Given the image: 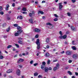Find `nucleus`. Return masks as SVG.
Masks as SVG:
<instances>
[{
	"label": "nucleus",
	"instance_id": "1",
	"mask_svg": "<svg viewBox=\"0 0 78 78\" xmlns=\"http://www.w3.org/2000/svg\"><path fill=\"white\" fill-rule=\"evenodd\" d=\"M39 41H40V40L39 39H37L36 42V44L37 45V48L38 50L40 48V42Z\"/></svg>",
	"mask_w": 78,
	"mask_h": 78
},
{
	"label": "nucleus",
	"instance_id": "2",
	"mask_svg": "<svg viewBox=\"0 0 78 78\" xmlns=\"http://www.w3.org/2000/svg\"><path fill=\"white\" fill-rule=\"evenodd\" d=\"M59 64H57L56 65V66L54 68V71H56V70L59 69Z\"/></svg>",
	"mask_w": 78,
	"mask_h": 78
},
{
	"label": "nucleus",
	"instance_id": "3",
	"mask_svg": "<svg viewBox=\"0 0 78 78\" xmlns=\"http://www.w3.org/2000/svg\"><path fill=\"white\" fill-rule=\"evenodd\" d=\"M66 53V55H70L72 54V52L70 51H67Z\"/></svg>",
	"mask_w": 78,
	"mask_h": 78
},
{
	"label": "nucleus",
	"instance_id": "4",
	"mask_svg": "<svg viewBox=\"0 0 78 78\" xmlns=\"http://www.w3.org/2000/svg\"><path fill=\"white\" fill-rule=\"evenodd\" d=\"M59 37L61 39H66V37H67V35H65L63 36H60Z\"/></svg>",
	"mask_w": 78,
	"mask_h": 78
},
{
	"label": "nucleus",
	"instance_id": "5",
	"mask_svg": "<svg viewBox=\"0 0 78 78\" xmlns=\"http://www.w3.org/2000/svg\"><path fill=\"white\" fill-rule=\"evenodd\" d=\"M59 5V8L60 10H62V8L63 7V5H62V3H60L58 4Z\"/></svg>",
	"mask_w": 78,
	"mask_h": 78
},
{
	"label": "nucleus",
	"instance_id": "6",
	"mask_svg": "<svg viewBox=\"0 0 78 78\" xmlns=\"http://www.w3.org/2000/svg\"><path fill=\"white\" fill-rule=\"evenodd\" d=\"M16 73L17 75L19 76L20 74V70L19 69H17L16 70Z\"/></svg>",
	"mask_w": 78,
	"mask_h": 78
},
{
	"label": "nucleus",
	"instance_id": "7",
	"mask_svg": "<svg viewBox=\"0 0 78 78\" xmlns=\"http://www.w3.org/2000/svg\"><path fill=\"white\" fill-rule=\"evenodd\" d=\"M34 31L35 32H36V33H39V32L41 31V30L38 28H36L34 29Z\"/></svg>",
	"mask_w": 78,
	"mask_h": 78
},
{
	"label": "nucleus",
	"instance_id": "8",
	"mask_svg": "<svg viewBox=\"0 0 78 78\" xmlns=\"http://www.w3.org/2000/svg\"><path fill=\"white\" fill-rule=\"evenodd\" d=\"M12 69H9L6 71L7 73H12Z\"/></svg>",
	"mask_w": 78,
	"mask_h": 78
},
{
	"label": "nucleus",
	"instance_id": "9",
	"mask_svg": "<svg viewBox=\"0 0 78 78\" xmlns=\"http://www.w3.org/2000/svg\"><path fill=\"white\" fill-rule=\"evenodd\" d=\"M78 55L74 54L73 55V58H74L75 59H76V58H78Z\"/></svg>",
	"mask_w": 78,
	"mask_h": 78
},
{
	"label": "nucleus",
	"instance_id": "10",
	"mask_svg": "<svg viewBox=\"0 0 78 78\" xmlns=\"http://www.w3.org/2000/svg\"><path fill=\"white\" fill-rule=\"evenodd\" d=\"M20 19V20H22V19H23V17L21 15L18 16L17 19Z\"/></svg>",
	"mask_w": 78,
	"mask_h": 78
},
{
	"label": "nucleus",
	"instance_id": "11",
	"mask_svg": "<svg viewBox=\"0 0 78 78\" xmlns=\"http://www.w3.org/2000/svg\"><path fill=\"white\" fill-rule=\"evenodd\" d=\"M44 71L45 72H48V67H44Z\"/></svg>",
	"mask_w": 78,
	"mask_h": 78
},
{
	"label": "nucleus",
	"instance_id": "12",
	"mask_svg": "<svg viewBox=\"0 0 78 78\" xmlns=\"http://www.w3.org/2000/svg\"><path fill=\"white\" fill-rule=\"evenodd\" d=\"M70 27L72 31H75V28L73 26H71Z\"/></svg>",
	"mask_w": 78,
	"mask_h": 78
},
{
	"label": "nucleus",
	"instance_id": "13",
	"mask_svg": "<svg viewBox=\"0 0 78 78\" xmlns=\"http://www.w3.org/2000/svg\"><path fill=\"white\" fill-rule=\"evenodd\" d=\"M23 59L21 58H20L19 60L18 61V62H23Z\"/></svg>",
	"mask_w": 78,
	"mask_h": 78
},
{
	"label": "nucleus",
	"instance_id": "14",
	"mask_svg": "<svg viewBox=\"0 0 78 78\" xmlns=\"http://www.w3.org/2000/svg\"><path fill=\"white\" fill-rule=\"evenodd\" d=\"M29 21L31 23H32V24H33V19L31 18L29 20Z\"/></svg>",
	"mask_w": 78,
	"mask_h": 78
},
{
	"label": "nucleus",
	"instance_id": "15",
	"mask_svg": "<svg viewBox=\"0 0 78 78\" xmlns=\"http://www.w3.org/2000/svg\"><path fill=\"white\" fill-rule=\"evenodd\" d=\"M46 43H48L50 42V38L48 37L47 38L46 40Z\"/></svg>",
	"mask_w": 78,
	"mask_h": 78
},
{
	"label": "nucleus",
	"instance_id": "16",
	"mask_svg": "<svg viewBox=\"0 0 78 78\" xmlns=\"http://www.w3.org/2000/svg\"><path fill=\"white\" fill-rule=\"evenodd\" d=\"M9 5L8 4H7L6 5V8H5V9L7 11L8 10V8H9Z\"/></svg>",
	"mask_w": 78,
	"mask_h": 78
},
{
	"label": "nucleus",
	"instance_id": "17",
	"mask_svg": "<svg viewBox=\"0 0 78 78\" xmlns=\"http://www.w3.org/2000/svg\"><path fill=\"white\" fill-rule=\"evenodd\" d=\"M22 31H23V30L22 29H20V30H18L17 33H18L19 34H20V33H21Z\"/></svg>",
	"mask_w": 78,
	"mask_h": 78
},
{
	"label": "nucleus",
	"instance_id": "18",
	"mask_svg": "<svg viewBox=\"0 0 78 78\" xmlns=\"http://www.w3.org/2000/svg\"><path fill=\"white\" fill-rule=\"evenodd\" d=\"M40 13L41 14H44V12H42V11H38V14H40Z\"/></svg>",
	"mask_w": 78,
	"mask_h": 78
},
{
	"label": "nucleus",
	"instance_id": "19",
	"mask_svg": "<svg viewBox=\"0 0 78 78\" xmlns=\"http://www.w3.org/2000/svg\"><path fill=\"white\" fill-rule=\"evenodd\" d=\"M10 30V26H9L8 28L6 29L7 32H9Z\"/></svg>",
	"mask_w": 78,
	"mask_h": 78
},
{
	"label": "nucleus",
	"instance_id": "20",
	"mask_svg": "<svg viewBox=\"0 0 78 78\" xmlns=\"http://www.w3.org/2000/svg\"><path fill=\"white\" fill-rule=\"evenodd\" d=\"M46 25H50V26H52V25H53L52 24H51L50 23H46Z\"/></svg>",
	"mask_w": 78,
	"mask_h": 78
},
{
	"label": "nucleus",
	"instance_id": "21",
	"mask_svg": "<svg viewBox=\"0 0 78 78\" xmlns=\"http://www.w3.org/2000/svg\"><path fill=\"white\" fill-rule=\"evenodd\" d=\"M17 30H22V27L20 26H18L17 27Z\"/></svg>",
	"mask_w": 78,
	"mask_h": 78
},
{
	"label": "nucleus",
	"instance_id": "22",
	"mask_svg": "<svg viewBox=\"0 0 78 78\" xmlns=\"http://www.w3.org/2000/svg\"><path fill=\"white\" fill-rule=\"evenodd\" d=\"M18 42L19 44H21V45L23 44V42H22V41H18Z\"/></svg>",
	"mask_w": 78,
	"mask_h": 78
},
{
	"label": "nucleus",
	"instance_id": "23",
	"mask_svg": "<svg viewBox=\"0 0 78 78\" xmlns=\"http://www.w3.org/2000/svg\"><path fill=\"white\" fill-rule=\"evenodd\" d=\"M45 56H46V57H48L49 56H50V54H49V53H46L45 54Z\"/></svg>",
	"mask_w": 78,
	"mask_h": 78
},
{
	"label": "nucleus",
	"instance_id": "24",
	"mask_svg": "<svg viewBox=\"0 0 78 78\" xmlns=\"http://www.w3.org/2000/svg\"><path fill=\"white\" fill-rule=\"evenodd\" d=\"M45 65H41V69H44V67H45Z\"/></svg>",
	"mask_w": 78,
	"mask_h": 78
},
{
	"label": "nucleus",
	"instance_id": "25",
	"mask_svg": "<svg viewBox=\"0 0 78 78\" xmlns=\"http://www.w3.org/2000/svg\"><path fill=\"white\" fill-rule=\"evenodd\" d=\"M19 33L18 32L17 33H15V36H19Z\"/></svg>",
	"mask_w": 78,
	"mask_h": 78
},
{
	"label": "nucleus",
	"instance_id": "26",
	"mask_svg": "<svg viewBox=\"0 0 78 78\" xmlns=\"http://www.w3.org/2000/svg\"><path fill=\"white\" fill-rule=\"evenodd\" d=\"M72 48L74 50H76V48L74 46H72Z\"/></svg>",
	"mask_w": 78,
	"mask_h": 78
},
{
	"label": "nucleus",
	"instance_id": "27",
	"mask_svg": "<svg viewBox=\"0 0 78 78\" xmlns=\"http://www.w3.org/2000/svg\"><path fill=\"white\" fill-rule=\"evenodd\" d=\"M22 10L24 11H27V9L25 7H23L22 9Z\"/></svg>",
	"mask_w": 78,
	"mask_h": 78
},
{
	"label": "nucleus",
	"instance_id": "28",
	"mask_svg": "<svg viewBox=\"0 0 78 78\" xmlns=\"http://www.w3.org/2000/svg\"><path fill=\"white\" fill-rule=\"evenodd\" d=\"M68 73L70 75H72V73L70 72L69 71H68Z\"/></svg>",
	"mask_w": 78,
	"mask_h": 78
},
{
	"label": "nucleus",
	"instance_id": "29",
	"mask_svg": "<svg viewBox=\"0 0 78 78\" xmlns=\"http://www.w3.org/2000/svg\"><path fill=\"white\" fill-rule=\"evenodd\" d=\"M38 75V73H34V76H36Z\"/></svg>",
	"mask_w": 78,
	"mask_h": 78
},
{
	"label": "nucleus",
	"instance_id": "30",
	"mask_svg": "<svg viewBox=\"0 0 78 78\" xmlns=\"http://www.w3.org/2000/svg\"><path fill=\"white\" fill-rule=\"evenodd\" d=\"M13 26L14 27H18V24H13Z\"/></svg>",
	"mask_w": 78,
	"mask_h": 78
},
{
	"label": "nucleus",
	"instance_id": "31",
	"mask_svg": "<svg viewBox=\"0 0 78 78\" xmlns=\"http://www.w3.org/2000/svg\"><path fill=\"white\" fill-rule=\"evenodd\" d=\"M50 60H48L47 61V64H50Z\"/></svg>",
	"mask_w": 78,
	"mask_h": 78
},
{
	"label": "nucleus",
	"instance_id": "32",
	"mask_svg": "<svg viewBox=\"0 0 78 78\" xmlns=\"http://www.w3.org/2000/svg\"><path fill=\"white\" fill-rule=\"evenodd\" d=\"M32 15H33V14H32V13H29V16L30 17H31L32 16Z\"/></svg>",
	"mask_w": 78,
	"mask_h": 78
},
{
	"label": "nucleus",
	"instance_id": "33",
	"mask_svg": "<svg viewBox=\"0 0 78 78\" xmlns=\"http://www.w3.org/2000/svg\"><path fill=\"white\" fill-rule=\"evenodd\" d=\"M2 9H3V7L2 6H0V12L2 11Z\"/></svg>",
	"mask_w": 78,
	"mask_h": 78
},
{
	"label": "nucleus",
	"instance_id": "34",
	"mask_svg": "<svg viewBox=\"0 0 78 78\" xmlns=\"http://www.w3.org/2000/svg\"><path fill=\"white\" fill-rule=\"evenodd\" d=\"M6 23H4L2 24V27H6Z\"/></svg>",
	"mask_w": 78,
	"mask_h": 78
},
{
	"label": "nucleus",
	"instance_id": "35",
	"mask_svg": "<svg viewBox=\"0 0 78 78\" xmlns=\"http://www.w3.org/2000/svg\"><path fill=\"white\" fill-rule=\"evenodd\" d=\"M35 38H38L39 37V35L38 34H37L35 35Z\"/></svg>",
	"mask_w": 78,
	"mask_h": 78
},
{
	"label": "nucleus",
	"instance_id": "36",
	"mask_svg": "<svg viewBox=\"0 0 78 78\" xmlns=\"http://www.w3.org/2000/svg\"><path fill=\"white\" fill-rule=\"evenodd\" d=\"M3 56L2 55L0 56V59H3Z\"/></svg>",
	"mask_w": 78,
	"mask_h": 78
},
{
	"label": "nucleus",
	"instance_id": "37",
	"mask_svg": "<svg viewBox=\"0 0 78 78\" xmlns=\"http://www.w3.org/2000/svg\"><path fill=\"white\" fill-rule=\"evenodd\" d=\"M42 64V65H44L45 66V65L46 64V63H45V62H43Z\"/></svg>",
	"mask_w": 78,
	"mask_h": 78
},
{
	"label": "nucleus",
	"instance_id": "38",
	"mask_svg": "<svg viewBox=\"0 0 78 78\" xmlns=\"http://www.w3.org/2000/svg\"><path fill=\"white\" fill-rule=\"evenodd\" d=\"M15 46H16V47H18V48H19V45H18L17 44H15Z\"/></svg>",
	"mask_w": 78,
	"mask_h": 78
},
{
	"label": "nucleus",
	"instance_id": "39",
	"mask_svg": "<svg viewBox=\"0 0 78 78\" xmlns=\"http://www.w3.org/2000/svg\"><path fill=\"white\" fill-rule=\"evenodd\" d=\"M52 70V68L50 67H49V68H48V70Z\"/></svg>",
	"mask_w": 78,
	"mask_h": 78
},
{
	"label": "nucleus",
	"instance_id": "40",
	"mask_svg": "<svg viewBox=\"0 0 78 78\" xmlns=\"http://www.w3.org/2000/svg\"><path fill=\"white\" fill-rule=\"evenodd\" d=\"M58 18H55L54 19V21H55V22H56V21H58Z\"/></svg>",
	"mask_w": 78,
	"mask_h": 78
},
{
	"label": "nucleus",
	"instance_id": "41",
	"mask_svg": "<svg viewBox=\"0 0 78 78\" xmlns=\"http://www.w3.org/2000/svg\"><path fill=\"white\" fill-rule=\"evenodd\" d=\"M11 45H9L7 47V48H9L11 47Z\"/></svg>",
	"mask_w": 78,
	"mask_h": 78
},
{
	"label": "nucleus",
	"instance_id": "42",
	"mask_svg": "<svg viewBox=\"0 0 78 78\" xmlns=\"http://www.w3.org/2000/svg\"><path fill=\"white\" fill-rule=\"evenodd\" d=\"M59 33L60 34L61 36H62V31H60L59 32Z\"/></svg>",
	"mask_w": 78,
	"mask_h": 78
},
{
	"label": "nucleus",
	"instance_id": "43",
	"mask_svg": "<svg viewBox=\"0 0 78 78\" xmlns=\"http://www.w3.org/2000/svg\"><path fill=\"white\" fill-rule=\"evenodd\" d=\"M38 78H42V75H39L38 76Z\"/></svg>",
	"mask_w": 78,
	"mask_h": 78
},
{
	"label": "nucleus",
	"instance_id": "44",
	"mask_svg": "<svg viewBox=\"0 0 78 78\" xmlns=\"http://www.w3.org/2000/svg\"><path fill=\"white\" fill-rule=\"evenodd\" d=\"M71 2L73 3H75V2H76V0H71Z\"/></svg>",
	"mask_w": 78,
	"mask_h": 78
},
{
	"label": "nucleus",
	"instance_id": "45",
	"mask_svg": "<svg viewBox=\"0 0 78 78\" xmlns=\"http://www.w3.org/2000/svg\"><path fill=\"white\" fill-rule=\"evenodd\" d=\"M32 14H33L34 15L35 14V12H34V11H32Z\"/></svg>",
	"mask_w": 78,
	"mask_h": 78
},
{
	"label": "nucleus",
	"instance_id": "46",
	"mask_svg": "<svg viewBox=\"0 0 78 78\" xmlns=\"http://www.w3.org/2000/svg\"><path fill=\"white\" fill-rule=\"evenodd\" d=\"M18 67H20V68H22V66L20 65H18Z\"/></svg>",
	"mask_w": 78,
	"mask_h": 78
},
{
	"label": "nucleus",
	"instance_id": "47",
	"mask_svg": "<svg viewBox=\"0 0 78 78\" xmlns=\"http://www.w3.org/2000/svg\"><path fill=\"white\" fill-rule=\"evenodd\" d=\"M46 48L48 49L49 48H50V46H49V45H47L46 47Z\"/></svg>",
	"mask_w": 78,
	"mask_h": 78
},
{
	"label": "nucleus",
	"instance_id": "48",
	"mask_svg": "<svg viewBox=\"0 0 78 78\" xmlns=\"http://www.w3.org/2000/svg\"><path fill=\"white\" fill-rule=\"evenodd\" d=\"M0 14L1 15H3V14H4V13L3 12H0Z\"/></svg>",
	"mask_w": 78,
	"mask_h": 78
},
{
	"label": "nucleus",
	"instance_id": "49",
	"mask_svg": "<svg viewBox=\"0 0 78 78\" xmlns=\"http://www.w3.org/2000/svg\"><path fill=\"white\" fill-rule=\"evenodd\" d=\"M38 65V63H36L34 64V66H37Z\"/></svg>",
	"mask_w": 78,
	"mask_h": 78
},
{
	"label": "nucleus",
	"instance_id": "50",
	"mask_svg": "<svg viewBox=\"0 0 78 78\" xmlns=\"http://www.w3.org/2000/svg\"><path fill=\"white\" fill-rule=\"evenodd\" d=\"M74 42H75V41H73L72 42V44L73 45H75V44L74 43Z\"/></svg>",
	"mask_w": 78,
	"mask_h": 78
},
{
	"label": "nucleus",
	"instance_id": "51",
	"mask_svg": "<svg viewBox=\"0 0 78 78\" xmlns=\"http://www.w3.org/2000/svg\"><path fill=\"white\" fill-rule=\"evenodd\" d=\"M67 14L68 16H70L71 14L70 13L68 12L67 13Z\"/></svg>",
	"mask_w": 78,
	"mask_h": 78
},
{
	"label": "nucleus",
	"instance_id": "52",
	"mask_svg": "<svg viewBox=\"0 0 78 78\" xmlns=\"http://www.w3.org/2000/svg\"><path fill=\"white\" fill-rule=\"evenodd\" d=\"M69 69V66H67L65 68V70H67Z\"/></svg>",
	"mask_w": 78,
	"mask_h": 78
},
{
	"label": "nucleus",
	"instance_id": "53",
	"mask_svg": "<svg viewBox=\"0 0 78 78\" xmlns=\"http://www.w3.org/2000/svg\"><path fill=\"white\" fill-rule=\"evenodd\" d=\"M23 14H27V12H22Z\"/></svg>",
	"mask_w": 78,
	"mask_h": 78
},
{
	"label": "nucleus",
	"instance_id": "54",
	"mask_svg": "<svg viewBox=\"0 0 78 78\" xmlns=\"http://www.w3.org/2000/svg\"><path fill=\"white\" fill-rule=\"evenodd\" d=\"M69 63H71L72 62V60H69L68 61Z\"/></svg>",
	"mask_w": 78,
	"mask_h": 78
},
{
	"label": "nucleus",
	"instance_id": "55",
	"mask_svg": "<svg viewBox=\"0 0 78 78\" xmlns=\"http://www.w3.org/2000/svg\"><path fill=\"white\" fill-rule=\"evenodd\" d=\"M7 20H10V19H11V18H10V17H7Z\"/></svg>",
	"mask_w": 78,
	"mask_h": 78
},
{
	"label": "nucleus",
	"instance_id": "56",
	"mask_svg": "<svg viewBox=\"0 0 78 78\" xmlns=\"http://www.w3.org/2000/svg\"><path fill=\"white\" fill-rule=\"evenodd\" d=\"M12 6L14 7L15 6V3H13L12 4Z\"/></svg>",
	"mask_w": 78,
	"mask_h": 78
},
{
	"label": "nucleus",
	"instance_id": "57",
	"mask_svg": "<svg viewBox=\"0 0 78 78\" xmlns=\"http://www.w3.org/2000/svg\"><path fill=\"white\" fill-rule=\"evenodd\" d=\"M54 16H55V17H58V15H56V14H54Z\"/></svg>",
	"mask_w": 78,
	"mask_h": 78
},
{
	"label": "nucleus",
	"instance_id": "58",
	"mask_svg": "<svg viewBox=\"0 0 78 78\" xmlns=\"http://www.w3.org/2000/svg\"><path fill=\"white\" fill-rule=\"evenodd\" d=\"M33 60H31V61H30V64H33Z\"/></svg>",
	"mask_w": 78,
	"mask_h": 78
},
{
	"label": "nucleus",
	"instance_id": "59",
	"mask_svg": "<svg viewBox=\"0 0 78 78\" xmlns=\"http://www.w3.org/2000/svg\"><path fill=\"white\" fill-rule=\"evenodd\" d=\"M22 38H21V37H19L18 38V40H19V41H22Z\"/></svg>",
	"mask_w": 78,
	"mask_h": 78
},
{
	"label": "nucleus",
	"instance_id": "60",
	"mask_svg": "<svg viewBox=\"0 0 78 78\" xmlns=\"http://www.w3.org/2000/svg\"><path fill=\"white\" fill-rule=\"evenodd\" d=\"M9 78H13V77L12 76H8Z\"/></svg>",
	"mask_w": 78,
	"mask_h": 78
},
{
	"label": "nucleus",
	"instance_id": "61",
	"mask_svg": "<svg viewBox=\"0 0 78 78\" xmlns=\"http://www.w3.org/2000/svg\"><path fill=\"white\" fill-rule=\"evenodd\" d=\"M56 61H58V60L55 59L53 61V62H56Z\"/></svg>",
	"mask_w": 78,
	"mask_h": 78
},
{
	"label": "nucleus",
	"instance_id": "62",
	"mask_svg": "<svg viewBox=\"0 0 78 78\" xmlns=\"http://www.w3.org/2000/svg\"><path fill=\"white\" fill-rule=\"evenodd\" d=\"M19 56L20 57H22V54H20Z\"/></svg>",
	"mask_w": 78,
	"mask_h": 78
},
{
	"label": "nucleus",
	"instance_id": "63",
	"mask_svg": "<svg viewBox=\"0 0 78 78\" xmlns=\"http://www.w3.org/2000/svg\"><path fill=\"white\" fill-rule=\"evenodd\" d=\"M76 75V76H78V73H75Z\"/></svg>",
	"mask_w": 78,
	"mask_h": 78
},
{
	"label": "nucleus",
	"instance_id": "64",
	"mask_svg": "<svg viewBox=\"0 0 78 78\" xmlns=\"http://www.w3.org/2000/svg\"><path fill=\"white\" fill-rule=\"evenodd\" d=\"M64 43L65 44H68V42H66V41Z\"/></svg>",
	"mask_w": 78,
	"mask_h": 78
}]
</instances>
